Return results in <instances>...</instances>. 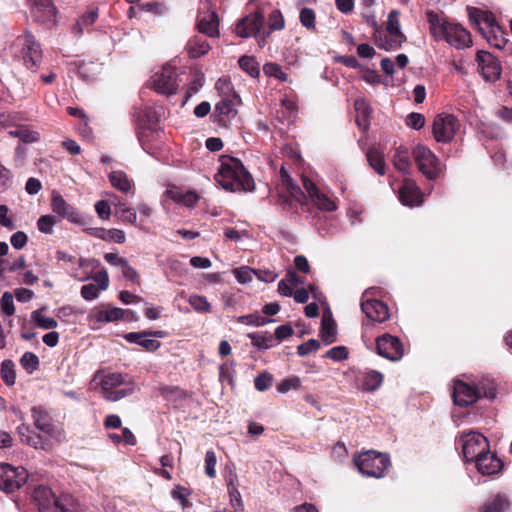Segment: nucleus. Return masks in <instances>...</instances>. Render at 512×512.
<instances>
[{
	"label": "nucleus",
	"instance_id": "33",
	"mask_svg": "<svg viewBox=\"0 0 512 512\" xmlns=\"http://www.w3.org/2000/svg\"><path fill=\"white\" fill-rule=\"evenodd\" d=\"M239 102L240 98L235 93L231 98L226 95L216 104L215 110L219 115L229 118L236 113L235 107Z\"/></svg>",
	"mask_w": 512,
	"mask_h": 512
},
{
	"label": "nucleus",
	"instance_id": "28",
	"mask_svg": "<svg viewBox=\"0 0 512 512\" xmlns=\"http://www.w3.org/2000/svg\"><path fill=\"white\" fill-rule=\"evenodd\" d=\"M399 11L392 10L388 15L387 20V33L388 34H396L394 41V47H401L402 43L406 40L405 35L401 32L400 21H399Z\"/></svg>",
	"mask_w": 512,
	"mask_h": 512
},
{
	"label": "nucleus",
	"instance_id": "11",
	"mask_svg": "<svg viewBox=\"0 0 512 512\" xmlns=\"http://www.w3.org/2000/svg\"><path fill=\"white\" fill-rule=\"evenodd\" d=\"M51 207L54 213L76 224H86L85 216L67 203L59 193L52 194Z\"/></svg>",
	"mask_w": 512,
	"mask_h": 512
},
{
	"label": "nucleus",
	"instance_id": "38",
	"mask_svg": "<svg viewBox=\"0 0 512 512\" xmlns=\"http://www.w3.org/2000/svg\"><path fill=\"white\" fill-rule=\"evenodd\" d=\"M43 308L35 310L31 313L32 321L41 329L49 330L54 329L58 326L57 321L52 317L43 315Z\"/></svg>",
	"mask_w": 512,
	"mask_h": 512
},
{
	"label": "nucleus",
	"instance_id": "34",
	"mask_svg": "<svg viewBox=\"0 0 512 512\" xmlns=\"http://www.w3.org/2000/svg\"><path fill=\"white\" fill-rule=\"evenodd\" d=\"M109 181L111 185L121 191L122 193L128 194L132 191L133 185L127 174L121 170L112 171L109 174Z\"/></svg>",
	"mask_w": 512,
	"mask_h": 512
},
{
	"label": "nucleus",
	"instance_id": "44",
	"mask_svg": "<svg viewBox=\"0 0 512 512\" xmlns=\"http://www.w3.org/2000/svg\"><path fill=\"white\" fill-rule=\"evenodd\" d=\"M237 322L241 323V324H245V325L259 327V326H264L268 323L274 322V320L265 318L258 314H249V315L239 316L237 319Z\"/></svg>",
	"mask_w": 512,
	"mask_h": 512
},
{
	"label": "nucleus",
	"instance_id": "47",
	"mask_svg": "<svg viewBox=\"0 0 512 512\" xmlns=\"http://www.w3.org/2000/svg\"><path fill=\"white\" fill-rule=\"evenodd\" d=\"M191 307L197 312L206 313L210 311V303L206 297L200 295H191L188 300Z\"/></svg>",
	"mask_w": 512,
	"mask_h": 512
},
{
	"label": "nucleus",
	"instance_id": "3",
	"mask_svg": "<svg viewBox=\"0 0 512 512\" xmlns=\"http://www.w3.org/2000/svg\"><path fill=\"white\" fill-rule=\"evenodd\" d=\"M354 463L362 475L382 478L390 466V458L385 453L370 450L355 457Z\"/></svg>",
	"mask_w": 512,
	"mask_h": 512
},
{
	"label": "nucleus",
	"instance_id": "42",
	"mask_svg": "<svg viewBox=\"0 0 512 512\" xmlns=\"http://www.w3.org/2000/svg\"><path fill=\"white\" fill-rule=\"evenodd\" d=\"M240 68L248 73L251 77H257L260 73L259 65L254 57L242 56L239 61Z\"/></svg>",
	"mask_w": 512,
	"mask_h": 512
},
{
	"label": "nucleus",
	"instance_id": "17",
	"mask_svg": "<svg viewBox=\"0 0 512 512\" xmlns=\"http://www.w3.org/2000/svg\"><path fill=\"white\" fill-rule=\"evenodd\" d=\"M361 309L367 318L379 323L386 321L390 316L387 305L376 299L363 300Z\"/></svg>",
	"mask_w": 512,
	"mask_h": 512
},
{
	"label": "nucleus",
	"instance_id": "27",
	"mask_svg": "<svg viewBox=\"0 0 512 512\" xmlns=\"http://www.w3.org/2000/svg\"><path fill=\"white\" fill-rule=\"evenodd\" d=\"M479 32L484 36L487 42L497 49H503L507 43L505 33L498 23L489 29L479 28Z\"/></svg>",
	"mask_w": 512,
	"mask_h": 512
},
{
	"label": "nucleus",
	"instance_id": "13",
	"mask_svg": "<svg viewBox=\"0 0 512 512\" xmlns=\"http://www.w3.org/2000/svg\"><path fill=\"white\" fill-rule=\"evenodd\" d=\"M32 17L43 24H54L56 9L51 0H28Z\"/></svg>",
	"mask_w": 512,
	"mask_h": 512
},
{
	"label": "nucleus",
	"instance_id": "2",
	"mask_svg": "<svg viewBox=\"0 0 512 512\" xmlns=\"http://www.w3.org/2000/svg\"><path fill=\"white\" fill-rule=\"evenodd\" d=\"M100 385L103 397L111 402L130 396L135 391L133 381L127 375L121 373L97 372L93 379Z\"/></svg>",
	"mask_w": 512,
	"mask_h": 512
},
{
	"label": "nucleus",
	"instance_id": "10",
	"mask_svg": "<svg viewBox=\"0 0 512 512\" xmlns=\"http://www.w3.org/2000/svg\"><path fill=\"white\" fill-rule=\"evenodd\" d=\"M478 71L488 82H495L501 76V66L498 60L489 52L478 51L476 54Z\"/></svg>",
	"mask_w": 512,
	"mask_h": 512
},
{
	"label": "nucleus",
	"instance_id": "32",
	"mask_svg": "<svg viewBox=\"0 0 512 512\" xmlns=\"http://www.w3.org/2000/svg\"><path fill=\"white\" fill-rule=\"evenodd\" d=\"M166 194L176 203L183 204L187 207L194 206L199 200L198 195L194 191L182 192L178 188L168 189Z\"/></svg>",
	"mask_w": 512,
	"mask_h": 512
},
{
	"label": "nucleus",
	"instance_id": "4",
	"mask_svg": "<svg viewBox=\"0 0 512 512\" xmlns=\"http://www.w3.org/2000/svg\"><path fill=\"white\" fill-rule=\"evenodd\" d=\"M413 157L419 171L429 180L437 179L443 171L438 157L430 148L417 144L413 149Z\"/></svg>",
	"mask_w": 512,
	"mask_h": 512
},
{
	"label": "nucleus",
	"instance_id": "1",
	"mask_svg": "<svg viewBox=\"0 0 512 512\" xmlns=\"http://www.w3.org/2000/svg\"><path fill=\"white\" fill-rule=\"evenodd\" d=\"M215 180L222 188L231 192H250L255 188L254 180L242 162L230 156L221 157Z\"/></svg>",
	"mask_w": 512,
	"mask_h": 512
},
{
	"label": "nucleus",
	"instance_id": "52",
	"mask_svg": "<svg viewBox=\"0 0 512 512\" xmlns=\"http://www.w3.org/2000/svg\"><path fill=\"white\" fill-rule=\"evenodd\" d=\"M57 223V218L53 215H43L37 221L39 231L51 234L54 225Z\"/></svg>",
	"mask_w": 512,
	"mask_h": 512
},
{
	"label": "nucleus",
	"instance_id": "53",
	"mask_svg": "<svg viewBox=\"0 0 512 512\" xmlns=\"http://www.w3.org/2000/svg\"><path fill=\"white\" fill-rule=\"evenodd\" d=\"M268 26L270 31L282 30L285 26V21L282 13L279 10H273L268 17Z\"/></svg>",
	"mask_w": 512,
	"mask_h": 512
},
{
	"label": "nucleus",
	"instance_id": "54",
	"mask_svg": "<svg viewBox=\"0 0 512 512\" xmlns=\"http://www.w3.org/2000/svg\"><path fill=\"white\" fill-rule=\"evenodd\" d=\"M13 298L14 297L12 293L4 292L0 299V309L7 316H11L15 312Z\"/></svg>",
	"mask_w": 512,
	"mask_h": 512
},
{
	"label": "nucleus",
	"instance_id": "30",
	"mask_svg": "<svg viewBox=\"0 0 512 512\" xmlns=\"http://www.w3.org/2000/svg\"><path fill=\"white\" fill-rule=\"evenodd\" d=\"M354 108H355V111L357 114L356 115L357 125L363 130L368 129V127L370 125L369 120H370L371 111H372L369 104L363 98H359V99L355 100Z\"/></svg>",
	"mask_w": 512,
	"mask_h": 512
},
{
	"label": "nucleus",
	"instance_id": "43",
	"mask_svg": "<svg viewBox=\"0 0 512 512\" xmlns=\"http://www.w3.org/2000/svg\"><path fill=\"white\" fill-rule=\"evenodd\" d=\"M320 337L326 344H331L336 339V328L335 324L330 321L323 319L320 329Z\"/></svg>",
	"mask_w": 512,
	"mask_h": 512
},
{
	"label": "nucleus",
	"instance_id": "40",
	"mask_svg": "<svg viewBox=\"0 0 512 512\" xmlns=\"http://www.w3.org/2000/svg\"><path fill=\"white\" fill-rule=\"evenodd\" d=\"M393 163L397 170L407 173L410 167V158L406 148L399 147L393 157Z\"/></svg>",
	"mask_w": 512,
	"mask_h": 512
},
{
	"label": "nucleus",
	"instance_id": "29",
	"mask_svg": "<svg viewBox=\"0 0 512 512\" xmlns=\"http://www.w3.org/2000/svg\"><path fill=\"white\" fill-rule=\"evenodd\" d=\"M510 500L502 494L490 497L482 506L480 512H506L510 508Z\"/></svg>",
	"mask_w": 512,
	"mask_h": 512
},
{
	"label": "nucleus",
	"instance_id": "16",
	"mask_svg": "<svg viewBox=\"0 0 512 512\" xmlns=\"http://www.w3.org/2000/svg\"><path fill=\"white\" fill-rule=\"evenodd\" d=\"M23 60L28 69L35 70L40 63L42 54L40 45L36 42L34 36L30 33L24 35L23 42Z\"/></svg>",
	"mask_w": 512,
	"mask_h": 512
},
{
	"label": "nucleus",
	"instance_id": "39",
	"mask_svg": "<svg viewBox=\"0 0 512 512\" xmlns=\"http://www.w3.org/2000/svg\"><path fill=\"white\" fill-rule=\"evenodd\" d=\"M248 337L251 339L252 344L259 350L269 349L276 344L274 337L269 333H249Z\"/></svg>",
	"mask_w": 512,
	"mask_h": 512
},
{
	"label": "nucleus",
	"instance_id": "61",
	"mask_svg": "<svg viewBox=\"0 0 512 512\" xmlns=\"http://www.w3.org/2000/svg\"><path fill=\"white\" fill-rule=\"evenodd\" d=\"M406 124L415 130H419L425 125V117L421 113L412 112L407 116Z\"/></svg>",
	"mask_w": 512,
	"mask_h": 512
},
{
	"label": "nucleus",
	"instance_id": "37",
	"mask_svg": "<svg viewBox=\"0 0 512 512\" xmlns=\"http://www.w3.org/2000/svg\"><path fill=\"white\" fill-rule=\"evenodd\" d=\"M383 383V375L378 371H369L364 375L362 388L368 392L376 391Z\"/></svg>",
	"mask_w": 512,
	"mask_h": 512
},
{
	"label": "nucleus",
	"instance_id": "31",
	"mask_svg": "<svg viewBox=\"0 0 512 512\" xmlns=\"http://www.w3.org/2000/svg\"><path fill=\"white\" fill-rule=\"evenodd\" d=\"M211 46L209 43L200 36H194L189 39L186 45V50L191 58H199L209 52Z\"/></svg>",
	"mask_w": 512,
	"mask_h": 512
},
{
	"label": "nucleus",
	"instance_id": "60",
	"mask_svg": "<svg viewBox=\"0 0 512 512\" xmlns=\"http://www.w3.org/2000/svg\"><path fill=\"white\" fill-rule=\"evenodd\" d=\"M216 455L212 450H209L205 454V472L208 477L214 478L216 475Z\"/></svg>",
	"mask_w": 512,
	"mask_h": 512
},
{
	"label": "nucleus",
	"instance_id": "48",
	"mask_svg": "<svg viewBox=\"0 0 512 512\" xmlns=\"http://www.w3.org/2000/svg\"><path fill=\"white\" fill-rule=\"evenodd\" d=\"M191 495V491L181 485H177L172 491L171 496L173 499L178 500L182 508L190 506L188 497Z\"/></svg>",
	"mask_w": 512,
	"mask_h": 512
},
{
	"label": "nucleus",
	"instance_id": "62",
	"mask_svg": "<svg viewBox=\"0 0 512 512\" xmlns=\"http://www.w3.org/2000/svg\"><path fill=\"white\" fill-rule=\"evenodd\" d=\"M228 494L230 497L231 506L237 511H243L244 504L241 498V494L238 491L237 487H231L230 490L228 491Z\"/></svg>",
	"mask_w": 512,
	"mask_h": 512
},
{
	"label": "nucleus",
	"instance_id": "56",
	"mask_svg": "<svg viewBox=\"0 0 512 512\" xmlns=\"http://www.w3.org/2000/svg\"><path fill=\"white\" fill-rule=\"evenodd\" d=\"M272 382L273 377L271 374L267 372L261 373L254 379L255 388L261 392L268 390L269 387L272 385Z\"/></svg>",
	"mask_w": 512,
	"mask_h": 512
},
{
	"label": "nucleus",
	"instance_id": "7",
	"mask_svg": "<svg viewBox=\"0 0 512 512\" xmlns=\"http://www.w3.org/2000/svg\"><path fill=\"white\" fill-rule=\"evenodd\" d=\"M28 479L27 470L22 467H14L10 464L0 465V489L11 493L19 489Z\"/></svg>",
	"mask_w": 512,
	"mask_h": 512
},
{
	"label": "nucleus",
	"instance_id": "24",
	"mask_svg": "<svg viewBox=\"0 0 512 512\" xmlns=\"http://www.w3.org/2000/svg\"><path fill=\"white\" fill-rule=\"evenodd\" d=\"M476 468L479 473L483 475H493L501 471L502 462L497 456L493 453H486L481 458H478L475 461Z\"/></svg>",
	"mask_w": 512,
	"mask_h": 512
},
{
	"label": "nucleus",
	"instance_id": "21",
	"mask_svg": "<svg viewBox=\"0 0 512 512\" xmlns=\"http://www.w3.org/2000/svg\"><path fill=\"white\" fill-rule=\"evenodd\" d=\"M31 412H32L33 422H34V425L36 426V428H38L39 430H41L42 432H44L45 434H47L51 437H55L56 433H57V429L53 425L52 419H51L49 413L47 412V410H45L41 406H34L31 409Z\"/></svg>",
	"mask_w": 512,
	"mask_h": 512
},
{
	"label": "nucleus",
	"instance_id": "41",
	"mask_svg": "<svg viewBox=\"0 0 512 512\" xmlns=\"http://www.w3.org/2000/svg\"><path fill=\"white\" fill-rule=\"evenodd\" d=\"M367 160L369 165L379 174H385V163L379 150L372 148L367 152Z\"/></svg>",
	"mask_w": 512,
	"mask_h": 512
},
{
	"label": "nucleus",
	"instance_id": "46",
	"mask_svg": "<svg viewBox=\"0 0 512 512\" xmlns=\"http://www.w3.org/2000/svg\"><path fill=\"white\" fill-rule=\"evenodd\" d=\"M20 364L29 374L33 373L39 367V358L32 352H25L21 359Z\"/></svg>",
	"mask_w": 512,
	"mask_h": 512
},
{
	"label": "nucleus",
	"instance_id": "57",
	"mask_svg": "<svg viewBox=\"0 0 512 512\" xmlns=\"http://www.w3.org/2000/svg\"><path fill=\"white\" fill-rule=\"evenodd\" d=\"M396 37V34H386L384 36L380 35V36H377L376 37V45L380 48V49H384V50H396L398 49L399 47H394V43L392 41H394Z\"/></svg>",
	"mask_w": 512,
	"mask_h": 512
},
{
	"label": "nucleus",
	"instance_id": "9",
	"mask_svg": "<svg viewBox=\"0 0 512 512\" xmlns=\"http://www.w3.org/2000/svg\"><path fill=\"white\" fill-rule=\"evenodd\" d=\"M376 350L380 356L393 362L403 357V346L400 340L388 333L377 337Z\"/></svg>",
	"mask_w": 512,
	"mask_h": 512
},
{
	"label": "nucleus",
	"instance_id": "18",
	"mask_svg": "<svg viewBox=\"0 0 512 512\" xmlns=\"http://www.w3.org/2000/svg\"><path fill=\"white\" fill-rule=\"evenodd\" d=\"M444 40L457 49L468 48L472 45L470 32L457 23H452Z\"/></svg>",
	"mask_w": 512,
	"mask_h": 512
},
{
	"label": "nucleus",
	"instance_id": "55",
	"mask_svg": "<svg viewBox=\"0 0 512 512\" xmlns=\"http://www.w3.org/2000/svg\"><path fill=\"white\" fill-rule=\"evenodd\" d=\"M300 22L307 29H315V12L311 8H302L300 11Z\"/></svg>",
	"mask_w": 512,
	"mask_h": 512
},
{
	"label": "nucleus",
	"instance_id": "6",
	"mask_svg": "<svg viewBox=\"0 0 512 512\" xmlns=\"http://www.w3.org/2000/svg\"><path fill=\"white\" fill-rule=\"evenodd\" d=\"M34 500L39 512H73L65 502L68 498H57L52 490L46 486H39L34 490Z\"/></svg>",
	"mask_w": 512,
	"mask_h": 512
},
{
	"label": "nucleus",
	"instance_id": "59",
	"mask_svg": "<svg viewBox=\"0 0 512 512\" xmlns=\"http://www.w3.org/2000/svg\"><path fill=\"white\" fill-rule=\"evenodd\" d=\"M300 379L296 376L294 377H290V378H287V379H284L283 381H281V383L278 385L277 387V390L280 392V393H287L288 391L294 389H298L300 387Z\"/></svg>",
	"mask_w": 512,
	"mask_h": 512
},
{
	"label": "nucleus",
	"instance_id": "12",
	"mask_svg": "<svg viewBox=\"0 0 512 512\" xmlns=\"http://www.w3.org/2000/svg\"><path fill=\"white\" fill-rule=\"evenodd\" d=\"M264 24V16L260 12L250 13L238 21L235 33L242 38L256 36Z\"/></svg>",
	"mask_w": 512,
	"mask_h": 512
},
{
	"label": "nucleus",
	"instance_id": "20",
	"mask_svg": "<svg viewBox=\"0 0 512 512\" xmlns=\"http://www.w3.org/2000/svg\"><path fill=\"white\" fill-rule=\"evenodd\" d=\"M399 199L403 205L418 206L423 202V194L414 181L406 180L399 189Z\"/></svg>",
	"mask_w": 512,
	"mask_h": 512
},
{
	"label": "nucleus",
	"instance_id": "58",
	"mask_svg": "<svg viewBox=\"0 0 512 512\" xmlns=\"http://www.w3.org/2000/svg\"><path fill=\"white\" fill-rule=\"evenodd\" d=\"M325 357L334 361H343L348 358V350L344 346H335L326 352Z\"/></svg>",
	"mask_w": 512,
	"mask_h": 512
},
{
	"label": "nucleus",
	"instance_id": "36",
	"mask_svg": "<svg viewBox=\"0 0 512 512\" xmlns=\"http://www.w3.org/2000/svg\"><path fill=\"white\" fill-rule=\"evenodd\" d=\"M281 178L291 196L301 204L305 203L306 196L299 186H297L287 171L282 167L280 170Z\"/></svg>",
	"mask_w": 512,
	"mask_h": 512
},
{
	"label": "nucleus",
	"instance_id": "14",
	"mask_svg": "<svg viewBox=\"0 0 512 512\" xmlns=\"http://www.w3.org/2000/svg\"><path fill=\"white\" fill-rule=\"evenodd\" d=\"M154 89L164 95H172L177 90L176 73L170 66H164L161 72L153 76Z\"/></svg>",
	"mask_w": 512,
	"mask_h": 512
},
{
	"label": "nucleus",
	"instance_id": "15",
	"mask_svg": "<svg viewBox=\"0 0 512 512\" xmlns=\"http://www.w3.org/2000/svg\"><path fill=\"white\" fill-rule=\"evenodd\" d=\"M475 387L473 384L464 382L462 380H456L453 388V400L454 403L461 407H468L474 404L477 398Z\"/></svg>",
	"mask_w": 512,
	"mask_h": 512
},
{
	"label": "nucleus",
	"instance_id": "45",
	"mask_svg": "<svg viewBox=\"0 0 512 512\" xmlns=\"http://www.w3.org/2000/svg\"><path fill=\"white\" fill-rule=\"evenodd\" d=\"M1 377L3 381L12 386L16 381V374L14 369V363L11 360H4L1 364Z\"/></svg>",
	"mask_w": 512,
	"mask_h": 512
},
{
	"label": "nucleus",
	"instance_id": "35",
	"mask_svg": "<svg viewBox=\"0 0 512 512\" xmlns=\"http://www.w3.org/2000/svg\"><path fill=\"white\" fill-rule=\"evenodd\" d=\"M477 398L494 399L496 397V384L489 378L481 379L477 384H473Z\"/></svg>",
	"mask_w": 512,
	"mask_h": 512
},
{
	"label": "nucleus",
	"instance_id": "63",
	"mask_svg": "<svg viewBox=\"0 0 512 512\" xmlns=\"http://www.w3.org/2000/svg\"><path fill=\"white\" fill-rule=\"evenodd\" d=\"M23 443H26L27 445L35 449L45 448V441L43 440V438L33 431L29 435H27L26 438H23Z\"/></svg>",
	"mask_w": 512,
	"mask_h": 512
},
{
	"label": "nucleus",
	"instance_id": "50",
	"mask_svg": "<svg viewBox=\"0 0 512 512\" xmlns=\"http://www.w3.org/2000/svg\"><path fill=\"white\" fill-rule=\"evenodd\" d=\"M312 200L321 210L331 212L337 209L336 203L321 192H319Z\"/></svg>",
	"mask_w": 512,
	"mask_h": 512
},
{
	"label": "nucleus",
	"instance_id": "64",
	"mask_svg": "<svg viewBox=\"0 0 512 512\" xmlns=\"http://www.w3.org/2000/svg\"><path fill=\"white\" fill-rule=\"evenodd\" d=\"M98 295L99 288L93 283L83 285L81 288V296L87 301L96 299Z\"/></svg>",
	"mask_w": 512,
	"mask_h": 512
},
{
	"label": "nucleus",
	"instance_id": "22",
	"mask_svg": "<svg viewBox=\"0 0 512 512\" xmlns=\"http://www.w3.org/2000/svg\"><path fill=\"white\" fill-rule=\"evenodd\" d=\"M124 339L129 343L143 347L149 352H154L161 346L157 339L152 338L151 331L130 332L124 335Z\"/></svg>",
	"mask_w": 512,
	"mask_h": 512
},
{
	"label": "nucleus",
	"instance_id": "49",
	"mask_svg": "<svg viewBox=\"0 0 512 512\" xmlns=\"http://www.w3.org/2000/svg\"><path fill=\"white\" fill-rule=\"evenodd\" d=\"M263 71L268 77H274L281 81H287L288 75L282 71V68L277 63H266L263 66Z\"/></svg>",
	"mask_w": 512,
	"mask_h": 512
},
{
	"label": "nucleus",
	"instance_id": "23",
	"mask_svg": "<svg viewBox=\"0 0 512 512\" xmlns=\"http://www.w3.org/2000/svg\"><path fill=\"white\" fill-rule=\"evenodd\" d=\"M196 27L200 33L208 37L219 36V17L215 11H211L201 16L197 20Z\"/></svg>",
	"mask_w": 512,
	"mask_h": 512
},
{
	"label": "nucleus",
	"instance_id": "51",
	"mask_svg": "<svg viewBox=\"0 0 512 512\" xmlns=\"http://www.w3.org/2000/svg\"><path fill=\"white\" fill-rule=\"evenodd\" d=\"M233 274L239 283L245 284L251 282L256 274V270L243 266L233 270Z\"/></svg>",
	"mask_w": 512,
	"mask_h": 512
},
{
	"label": "nucleus",
	"instance_id": "8",
	"mask_svg": "<svg viewBox=\"0 0 512 512\" xmlns=\"http://www.w3.org/2000/svg\"><path fill=\"white\" fill-rule=\"evenodd\" d=\"M460 128L459 120L451 114H439L435 117L432 132L437 142L452 141Z\"/></svg>",
	"mask_w": 512,
	"mask_h": 512
},
{
	"label": "nucleus",
	"instance_id": "25",
	"mask_svg": "<svg viewBox=\"0 0 512 512\" xmlns=\"http://www.w3.org/2000/svg\"><path fill=\"white\" fill-rule=\"evenodd\" d=\"M467 11L471 25L478 30L479 28H483L481 26L482 23L486 25L485 29H489L491 26L497 23L495 16L490 11L482 10L476 7H468Z\"/></svg>",
	"mask_w": 512,
	"mask_h": 512
},
{
	"label": "nucleus",
	"instance_id": "5",
	"mask_svg": "<svg viewBox=\"0 0 512 512\" xmlns=\"http://www.w3.org/2000/svg\"><path fill=\"white\" fill-rule=\"evenodd\" d=\"M465 462H475L489 452V442L480 433L470 432L461 437Z\"/></svg>",
	"mask_w": 512,
	"mask_h": 512
},
{
	"label": "nucleus",
	"instance_id": "19",
	"mask_svg": "<svg viewBox=\"0 0 512 512\" xmlns=\"http://www.w3.org/2000/svg\"><path fill=\"white\" fill-rule=\"evenodd\" d=\"M426 17L433 38L436 41L444 40L452 23L449 22L444 15L431 10L426 12Z\"/></svg>",
	"mask_w": 512,
	"mask_h": 512
},
{
	"label": "nucleus",
	"instance_id": "26",
	"mask_svg": "<svg viewBox=\"0 0 512 512\" xmlns=\"http://www.w3.org/2000/svg\"><path fill=\"white\" fill-rule=\"evenodd\" d=\"M133 315L131 310H123L121 308H110L105 310H99L89 316L91 322L97 323H109L114 322L125 317V315Z\"/></svg>",
	"mask_w": 512,
	"mask_h": 512
}]
</instances>
